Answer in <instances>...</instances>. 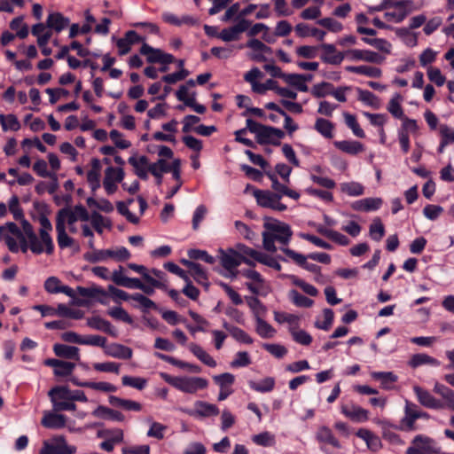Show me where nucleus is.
I'll return each mask as SVG.
<instances>
[{
  "label": "nucleus",
  "instance_id": "1",
  "mask_svg": "<svg viewBox=\"0 0 454 454\" xmlns=\"http://www.w3.org/2000/svg\"><path fill=\"white\" fill-rule=\"evenodd\" d=\"M41 228L39 230V236H37L32 225L28 221L23 219L21 226L27 235L29 240V249L35 254L46 253L51 254L54 251V244L51 236L52 225L46 216H41L40 219Z\"/></svg>",
  "mask_w": 454,
  "mask_h": 454
},
{
  "label": "nucleus",
  "instance_id": "2",
  "mask_svg": "<svg viewBox=\"0 0 454 454\" xmlns=\"http://www.w3.org/2000/svg\"><path fill=\"white\" fill-rule=\"evenodd\" d=\"M265 231L262 232V246L263 248L274 253L277 251L275 242L283 246L289 244L293 236L291 227L283 222L272 220L265 222L263 224Z\"/></svg>",
  "mask_w": 454,
  "mask_h": 454
},
{
  "label": "nucleus",
  "instance_id": "3",
  "mask_svg": "<svg viewBox=\"0 0 454 454\" xmlns=\"http://www.w3.org/2000/svg\"><path fill=\"white\" fill-rule=\"evenodd\" d=\"M0 239L3 240L12 253L21 250L26 253L29 249V240L26 231L20 229L14 223H7L0 226Z\"/></svg>",
  "mask_w": 454,
  "mask_h": 454
},
{
  "label": "nucleus",
  "instance_id": "4",
  "mask_svg": "<svg viewBox=\"0 0 454 454\" xmlns=\"http://www.w3.org/2000/svg\"><path fill=\"white\" fill-rule=\"evenodd\" d=\"M247 129L251 133L255 134L256 142L260 145L271 144L274 145H279L280 139L285 137L283 130L274 127L262 125L252 119L247 120Z\"/></svg>",
  "mask_w": 454,
  "mask_h": 454
},
{
  "label": "nucleus",
  "instance_id": "5",
  "mask_svg": "<svg viewBox=\"0 0 454 454\" xmlns=\"http://www.w3.org/2000/svg\"><path fill=\"white\" fill-rule=\"evenodd\" d=\"M77 448L67 443L65 436L56 435L43 441L39 454H75Z\"/></svg>",
  "mask_w": 454,
  "mask_h": 454
},
{
  "label": "nucleus",
  "instance_id": "6",
  "mask_svg": "<svg viewBox=\"0 0 454 454\" xmlns=\"http://www.w3.org/2000/svg\"><path fill=\"white\" fill-rule=\"evenodd\" d=\"M49 396L52 403L54 411H74L75 403L69 396V388L67 387H56L49 391Z\"/></svg>",
  "mask_w": 454,
  "mask_h": 454
},
{
  "label": "nucleus",
  "instance_id": "7",
  "mask_svg": "<svg viewBox=\"0 0 454 454\" xmlns=\"http://www.w3.org/2000/svg\"><path fill=\"white\" fill-rule=\"evenodd\" d=\"M130 256V253L124 247H120L115 249L94 250L84 254L85 260L90 262L105 261L110 257L118 262H122L129 259Z\"/></svg>",
  "mask_w": 454,
  "mask_h": 454
},
{
  "label": "nucleus",
  "instance_id": "8",
  "mask_svg": "<svg viewBox=\"0 0 454 454\" xmlns=\"http://www.w3.org/2000/svg\"><path fill=\"white\" fill-rule=\"evenodd\" d=\"M90 220V214L82 205H76L73 208H61L56 216V223L61 221L64 225L74 224L77 221L87 222Z\"/></svg>",
  "mask_w": 454,
  "mask_h": 454
},
{
  "label": "nucleus",
  "instance_id": "9",
  "mask_svg": "<svg viewBox=\"0 0 454 454\" xmlns=\"http://www.w3.org/2000/svg\"><path fill=\"white\" fill-rule=\"evenodd\" d=\"M254 197L259 206L269 207L279 212L285 211L286 206L281 203V194L268 190L254 189Z\"/></svg>",
  "mask_w": 454,
  "mask_h": 454
},
{
  "label": "nucleus",
  "instance_id": "10",
  "mask_svg": "<svg viewBox=\"0 0 454 454\" xmlns=\"http://www.w3.org/2000/svg\"><path fill=\"white\" fill-rule=\"evenodd\" d=\"M176 381L175 387L188 394H195L199 390L205 389L208 385L207 380L200 377H179Z\"/></svg>",
  "mask_w": 454,
  "mask_h": 454
},
{
  "label": "nucleus",
  "instance_id": "11",
  "mask_svg": "<svg viewBox=\"0 0 454 454\" xmlns=\"http://www.w3.org/2000/svg\"><path fill=\"white\" fill-rule=\"evenodd\" d=\"M140 53L146 57L149 63H160L163 65L170 64L174 61V56L163 52L160 49H155L144 43L140 48Z\"/></svg>",
  "mask_w": 454,
  "mask_h": 454
},
{
  "label": "nucleus",
  "instance_id": "12",
  "mask_svg": "<svg viewBox=\"0 0 454 454\" xmlns=\"http://www.w3.org/2000/svg\"><path fill=\"white\" fill-rule=\"evenodd\" d=\"M433 446V440L427 436L419 434L411 442V445L406 450V454H436Z\"/></svg>",
  "mask_w": 454,
  "mask_h": 454
},
{
  "label": "nucleus",
  "instance_id": "13",
  "mask_svg": "<svg viewBox=\"0 0 454 454\" xmlns=\"http://www.w3.org/2000/svg\"><path fill=\"white\" fill-rule=\"evenodd\" d=\"M250 24L251 23L249 20L242 18L239 20V22L236 25L223 29L217 35V37L222 39L223 42L237 41L239 38V35L247 31Z\"/></svg>",
  "mask_w": 454,
  "mask_h": 454
},
{
  "label": "nucleus",
  "instance_id": "14",
  "mask_svg": "<svg viewBox=\"0 0 454 454\" xmlns=\"http://www.w3.org/2000/svg\"><path fill=\"white\" fill-rule=\"evenodd\" d=\"M412 4L413 3L411 0L397 2L393 4L395 10L393 12H387L385 13V18L389 21L393 20L396 23H399L403 21L411 12Z\"/></svg>",
  "mask_w": 454,
  "mask_h": 454
},
{
  "label": "nucleus",
  "instance_id": "15",
  "mask_svg": "<svg viewBox=\"0 0 454 454\" xmlns=\"http://www.w3.org/2000/svg\"><path fill=\"white\" fill-rule=\"evenodd\" d=\"M247 46L253 51L249 54V58L252 60L257 62L266 61V54H271L272 50L270 47L264 44L258 39H251L247 43Z\"/></svg>",
  "mask_w": 454,
  "mask_h": 454
},
{
  "label": "nucleus",
  "instance_id": "16",
  "mask_svg": "<svg viewBox=\"0 0 454 454\" xmlns=\"http://www.w3.org/2000/svg\"><path fill=\"white\" fill-rule=\"evenodd\" d=\"M351 60H364L370 63L381 64L385 58L379 53L368 50L353 49L346 52Z\"/></svg>",
  "mask_w": 454,
  "mask_h": 454
},
{
  "label": "nucleus",
  "instance_id": "17",
  "mask_svg": "<svg viewBox=\"0 0 454 454\" xmlns=\"http://www.w3.org/2000/svg\"><path fill=\"white\" fill-rule=\"evenodd\" d=\"M281 250L285 253L286 255H287L290 259H292L297 265L301 266L304 270L316 274L317 272L320 271L321 268L320 266L308 262V255L301 254L300 253L295 252L294 250H292L287 247H283Z\"/></svg>",
  "mask_w": 454,
  "mask_h": 454
},
{
  "label": "nucleus",
  "instance_id": "18",
  "mask_svg": "<svg viewBox=\"0 0 454 454\" xmlns=\"http://www.w3.org/2000/svg\"><path fill=\"white\" fill-rule=\"evenodd\" d=\"M242 255L234 248L220 250V263L226 270H233L241 264Z\"/></svg>",
  "mask_w": 454,
  "mask_h": 454
},
{
  "label": "nucleus",
  "instance_id": "19",
  "mask_svg": "<svg viewBox=\"0 0 454 454\" xmlns=\"http://www.w3.org/2000/svg\"><path fill=\"white\" fill-rule=\"evenodd\" d=\"M56 231H57V242L59 247L61 249L65 248H72L74 251L78 252L80 250V246L78 243L71 238L66 230V225L63 224L61 221L56 223Z\"/></svg>",
  "mask_w": 454,
  "mask_h": 454
},
{
  "label": "nucleus",
  "instance_id": "20",
  "mask_svg": "<svg viewBox=\"0 0 454 454\" xmlns=\"http://www.w3.org/2000/svg\"><path fill=\"white\" fill-rule=\"evenodd\" d=\"M194 407L195 409L193 411L187 409H182V411L191 416L198 417H211L219 414V409L217 406L207 402L197 401L194 403Z\"/></svg>",
  "mask_w": 454,
  "mask_h": 454
},
{
  "label": "nucleus",
  "instance_id": "21",
  "mask_svg": "<svg viewBox=\"0 0 454 454\" xmlns=\"http://www.w3.org/2000/svg\"><path fill=\"white\" fill-rule=\"evenodd\" d=\"M413 391L418 398L419 403L429 409H442L443 403L435 399L427 390L422 388L419 386H414Z\"/></svg>",
  "mask_w": 454,
  "mask_h": 454
},
{
  "label": "nucleus",
  "instance_id": "22",
  "mask_svg": "<svg viewBox=\"0 0 454 454\" xmlns=\"http://www.w3.org/2000/svg\"><path fill=\"white\" fill-rule=\"evenodd\" d=\"M58 411H44L41 420L43 427L51 429H59L66 426L67 418L65 415L57 413Z\"/></svg>",
  "mask_w": 454,
  "mask_h": 454
},
{
  "label": "nucleus",
  "instance_id": "23",
  "mask_svg": "<svg viewBox=\"0 0 454 454\" xmlns=\"http://www.w3.org/2000/svg\"><path fill=\"white\" fill-rule=\"evenodd\" d=\"M44 288L50 294L62 293L71 298L75 297V291L67 286L61 285L60 280L57 277L48 278L44 282Z\"/></svg>",
  "mask_w": 454,
  "mask_h": 454
},
{
  "label": "nucleus",
  "instance_id": "24",
  "mask_svg": "<svg viewBox=\"0 0 454 454\" xmlns=\"http://www.w3.org/2000/svg\"><path fill=\"white\" fill-rule=\"evenodd\" d=\"M129 163L134 168L135 174L141 179L148 178L149 167L151 163L146 156H131L128 160Z\"/></svg>",
  "mask_w": 454,
  "mask_h": 454
},
{
  "label": "nucleus",
  "instance_id": "25",
  "mask_svg": "<svg viewBox=\"0 0 454 454\" xmlns=\"http://www.w3.org/2000/svg\"><path fill=\"white\" fill-rule=\"evenodd\" d=\"M181 262L189 269L190 275L197 283L208 286L207 276L200 264L185 259Z\"/></svg>",
  "mask_w": 454,
  "mask_h": 454
},
{
  "label": "nucleus",
  "instance_id": "26",
  "mask_svg": "<svg viewBox=\"0 0 454 454\" xmlns=\"http://www.w3.org/2000/svg\"><path fill=\"white\" fill-rule=\"evenodd\" d=\"M321 48L324 50V54L321 57L324 62L332 65H339L344 59V54L337 52L333 44L323 43Z\"/></svg>",
  "mask_w": 454,
  "mask_h": 454
},
{
  "label": "nucleus",
  "instance_id": "27",
  "mask_svg": "<svg viewBox=\"0 0 454 454\" xmlns=\"http://www.w3.org/2000/svg\"><path fill=\"white\" fill-rule=\"evenodd\" d=\"M106 354L118 359H129L133 351L130 348L119 343H113L106 348Z\"/></svg>",
  "mask_w": 454,
  "mask_h": 454
},
{
  "label": "nucleus",
  "instance_id": "28",
  "mask_svg": "<svg viewBox=\"0 0 454 454\" xmlns=\"http://www.w3.org/2000/svg\"><path fill=\"white\" fill-rule=\"evenodd\" d=\"M341 412L350 419L362 422L368 419V411L356 405H342Z\"/></svg>",
  "mask_w": 454,
  "mask_h": 454
},
{
  "label": "nucleus",
  "instance_id": "29",
  "mask_svg": "<svg viewBox=\"0 0 454 454\" xmlns=\"http://www.w3.org/2000/svg\"><path fill=\"white\" fill-rule=\"evenodd\" d=\"M356 435L366 442L368 449L372 451H378L382 446L380 437L368 429H359Z\"/></svg>",
  "mask_w": 454,
  "mask_h": 454
},
{
  "label": "nucleus",
  "instance_id": "30",
  "mask_svg": "<svg viewBox=\"0 0 454 454\" xmlns=\"http://www.w3.org/2000/svg\"><path fill=\"white\" fill-rule=\"evenodd\" d=\"M69 19L59 12H53L48 15L46 24L49 28L59 33L69 25Z\"/></svg>",
  "mask_w": 454,
  "mask_h": 454
},
{
  "label": "nucleus",
  "instance_id": "31",
  "mask_svg": "<svg viewBox=\"0 0 454 454\" xmlns=\"http://www.w3.org/2000/svg\"><path fill=\"white\" fill-rule=\"evenodd\" d=\"M382 204L380 198H365L352 203L351 207L357 211H373L380 208Z\"/></svg>",
  "mask_w": 454,
  "mask_h": 454
},
{
  "label": "nucleus",
  "instance_id": "32",
  "mask_svg": "<svg viewBox=\"0 0 454 454\" xmlns=\"http://www.w3.org/2000/svg\"><path fill=\"white\" fill-rule=\"evenodd\" d=\"M128 267L130 270L139 273L143 277L146 283H148L149 285H152L153 286H155V287L160 288V289H166L167 288L166 284L162 283L160 281H158V280H156V278H153L149 274L148 270L145 266L139 265V264H136V263H129Z\"/></svg>",
  "mask_w": 454,
  "mask_h": 454
},
{
  "label": "nucleus",
  "instance_id": "33",
  "mask_svg": "<svg viewBox=\"0 0 454 454\" xmlns=\"http://www.w3.org/2000/svg\"><path fill=\"white\" fill-rule=\"evenodd\" d=\"M92 415L96 418L110 419L113 421H123L124 416L118 411L112 410L103 405H99L92 412Z\"/></svg>",
  "mask_w": 454,
  "mask_h": 454
},
{
  "label": "nucleus",
  "instance_id": "34",
  "mask_svg": "<svg viewBox=\"0 0 454 454\" xmlns=\"http://www.w3.org/2000/svg\"><path fill=\"white\" fill-rule=\"evenodd\" d=\"M88 326L103 331L112 336H116V332L111 323L107 320H105L99 317H93L87 319Z\"/></svg>",
  "mask_w": 454,
  "mask_h": 454
},
{
  "label": "nucleus",
  "instance_id": "35",
  "mask_svg": "<svg viewBox=\"0 0 454 454\" xmlns=\"http://www.w3.org/2000/svg\"><path fill=\"white\" fill-rule=\"evenodd\" d=\"M53 351L57 356L67 359H80L79 348L74 346H67L64 344H55Z\"/></svg>",
  "mask_w": 454,
  "mask_h": 454
},
{
  "label": "nucleus",
  "instance_id": "36",
  "mask_svg": "<svg viewBox=\"0 0 454 454\" xmlns=\"http://www.w3.org/2000/svg\"><path fill=\"white\" fill-rule=\"evenodd\" d=\"M316 438L320 442L330 444L337 449L341 448L340 442L334 437L332 430L327 427H320L317 432Z\"/></svg>",
  "mask_w": 454,
  "mask_h": 454
},
{
  "label": "nucleus",
  "instance_id": "37",
  "mask_svg": "<svg viewBox=\"0 0 454 454\" xmlns=\"http://www.w3.org/2000/svg\"><path fill=\"white\" fill-rule=\"evenodd\" d=\"M189 350L203 364L209 367H215L216 362L214 360V358L207 352L205 351L200 345L196 343H190Z\"/></svg>",
  "mask_w": 454,
  "mask_h": 454
},
{
  "label": "nucleus",
  "instance_id": "38",
  "mask_svg": "<svg viewBox=\"0 0 454 454\" xmlns=\"http://www.w3.org/2000/svg\"><path fill=\"white\" fill-rule=\"evenodd\" d=\"M334 145L339 150L351 154L356 155L361 152L364 151V145L358 141H349V140H343V141H335Z\"/></svg>",
  "mask_w": 454,
  "mask_h": 454
},
{
  "label": "nucleus",
  "instance_id": "39",
  "mask_svg": "<svg viewBox=\"0 0 454 454\" xmlns=\"http://www.w3.org/2000/svg\"><path fill=\"white\" fill-rule=\"evenodd\" d=\"M346 70L350 73L364 74L372 78H379L381 76V70L371 66H348Z\"/></svg>",
  "mask_w": 454,
  "mask_h": 454
},
{
  "label": "nucleus",
  "instance_id": "40",
  "mask_svg": "<svg viewBox=\"0 0 454 454\" xmlns=\"http://www.w3.org/2000/svg\"><path fill=\"white\" fill-rule=\"evenodd\" d=\"M424 364L438 366L440 362L437 359L424 353L413 355L409 361V365L412 368H417Z\"/></svg>",
  "mask_w": 454,
  "mask_h": 454
},
{
  "label": "nucleus",
  "instance_id": "41",
  "mask_svg": "<svg viewBox=\"0 0 454 454\" xmlns=\"http://www.w3.org/2000/svg\"><path fill=\"white\" fill-rule=\"evenodd\" d=\"M109 403L113 406L121 407L128 411H139L142 409V405L139 403L132 400L121 399L115 395L109 396Z\"/></svg>",
  "mask_w": 454,
  "mask_h": 454
},
{
  "label": "nucleus",
  "instance_id": "42",
  "mask_svg": "<svg viewBox=\"0 0 454 454\" xmlns=\"http://www.w3.org/2000/svg\"><path fill=\"white\" fill-rule=\"evenodd\" d=\"M371 376L374 380H380L381 387L385 389H390L392 384L397 381V376L391 372H372Z\"/></svg>",
  "mask_w": 454,
  "mask_h": 454
},
{
  "label": "nucleus",
  "instance_id": "43",
  "mask_svg": "<svg viewBox=\"0 0 454 454\" xmlns=\"http://www.w3.org/2000/svg\"><path fill=\"white\" fill-rule=\"evenodd\" d=\"M284 82L287 84L296 88L298 90L302 92H307L309 90V87L307 84H304V80L302 74H286Z\"/></svg>",
  "mask_w": 454,
  "mask_h": 454
},
{
  "label": "nucleus",
  "instance_id": "44",
  "mask_svg": "<svg viewBox=\"0 0 454 454\" xmlns=\"http://www.w3.org/2000/svg\"><path fill=\"white\" fill-rule=\"evenodd\" d=\"M147 422L150 424V428L146 434L147 436L153 437L158 440L163 439L165 432L168 429V427L161 423L153 421V419L151 418L147 419Z\"/></svg>",
  "mask_w": 454,
  "mask_h": 454
},
{
  "label": "nucleus",
  "instance_id": "45",
  "mask_svg": "<svg viewBox=\"0 0 454 454\" xmlns=\"http://www.w3.org/2000/svg\"><path fill=\"white\" fill-rule=\"evenodd\" d=\"M333 124L326 119L318 118L315 122V129L326 138L333 137Z\"/></svg>",
  "mask_w": 454,
  "mask_h": 454
},
{
  "label": "nucleus",
  "instance_id": "46",
  "mask_svg": "<svg viewBox=\"0 0 454 454\" xmlns=\"http://www.w3.org/2000/svg\"><path fill=\"white\" fill-rule=\"evenodd\" d=\"M249 386L257 392H270L275 387V380L272 377H266L258 382L250 381Z\"/></svg>",
  "mask_w": 454,
  "mask_h": 454
},
{
  "label": "nucleus",
  "instance_id": "47",
  "mask_svg": "<svg viewBox=\"0 0 454 454\" xmlns=\"http://www.w3.org/2000/svg\"><path fill=\"white\" fill-rule=\"evenodd\" d=\"M340 187L343 193L353 197L360 196L364 194V186L357 182L342 183L340 184Z\"/></svg>",
  "mask_w": 454,
  "mask_h": 454
},
{
  "label": "nucleus",
  "instance_id": "48",
  "mask_svg": "<svg viewBox=\"0 0 454 454\" xmlns=\"http://www.w3.org/2000/svg\"><path fill=\"white\" fill-rule=\"evenodd\" d=\"M255 321V331L262 338L270 339L275 335L276 330L265 320L262 318H257Z\"/></svg>",
  "mask_w": 454,
  "mask_h": 454
},
{
  "label": "nucleus",
  "instance_id": "49",
  "mask_svg": "<svg viewBox=\"0 0 454 454\" xmlns=\"http://www.w3.org/2000/svg\"><path fill=\"white\" fill-rule=\"evenodd\" d=\"M247 303L248 307L253 311L255 320L257 318H262V317L265 314L266 309L263 304L260 301V300L255 296H248L246 297Z\"/></svg>",
  "mask_w": 454,
  "mask_h": 454
},
{
  "label": "nucleus",
  "instance_id": "50",
  "mask_svg": "<svg viewBox=\"0 0 454 454\" xmlns=\"http://www.w3.org/2000/svg\"><path fill=\"white\" fill-rule=\"evenodd\" d=\"M98 435L109 440L115 444L121 443L123 441V431L120 428L100 431L98 433Z\"/></svg>",
  "mask_w": 454,
  "mask_h": 454
},
{
  "label": "nucleus",
  "instance_id": "51",
  "mask_svg": "<svg viewBox=\"0 0 454 454\" xmlns=\"http://www.w3.org/2000/svg\"><path fill=\"white\" fill-rule=\"evenodd\" d=\"M274 319L279 324L287 323L289 325V329L298 326L299 317L294 314L275 311Z\"/></svg>",
  "mask_w": 454,
  "mask_h": 454
},
{
  "label": "nucleus",
  "instance_id": "52",
  "mask_svg": "<svg viewBox=\"0 0 454 454\" xmlns=\"http://www.w3.org/2000/svg\"><path fill=\"white\" fill-rule=\"evenodd\" d=\"M402 97L399 94H395L389 101L387 110L395 118H403V111L401 106Z\"/></svg>",
  "mask_w": 454,
  "mask_h": 454
},
{
  "label": "nucleus",
  "instance_id": "53",
  "mask_svg": "<svg viewBox=\"0 0 454 454\" xmlns=\"http://www.w3.org/2000/svg\"><path fill=\"white\" fill-rule=\"evenodd\" d=\"M290 333L295 342L308 346L312 342V337L304 330H299L298 326L290 328Z\"/></svg>",
  "mask_w": 454,
  "mask_h": 454
},
{
  "label": "nucleus",
  "instance_id": "54",
  "mask_svg": "<svg viewBox=\"0 0 454 454\" xmlns=\"http://www.w3.org/2000/svg\"><path fill=\"white\" fill-rule=\"evenodd\" d=\"M125 173L122 168L108 167L105 170L104 180H107L113 183H121L124 179Z\"/></svg>",
  "mask_w": 454,
  "mask_h": 454
},
{
  "label": "nucleus",
  "instance_id": "55",
  "mask_svg": "<svg viewBox=\"0 0 454 454\" xmlns=\"http://www.w3.org/2000/svg\"><path fill=\"white\" fill-rule=\"evenodd\" d=\"M369 233L375 241H380L385 235V228L380 218H374L370 225Z\"/></svg>",
  "mask_w": 454,
  "mask_h": 454
},
{
  "label": "nucleus",
  "instance_id": "56",
  "mask_svg": "<svg viewBox=\"0 0 454 454\" xmlns=\"http://www.w3.org/2000/svg\"><path fill=\"white\" fill-rule=\"evenodd\" d=\"M0 123L4 131L9 129L16 131L20 128L18 119L13 114H0Z\"/></svg>",
  "mask_w": 454,
  "mask_h": 454
},
{
  "label": "nucleus",
  "instance_id": "57",
  "mask_svg": "<svg viewBox=\"0 0 454 454\" xmlns=\"http://www.w3.org/2000/svg\"><path fill=\"white\" fill-rule=\"evenodd\" d=\"M10 27L17 32L16 35L20 39H24L28 35V27L23 23L22 17L13 19L10 23Z\"/></svg>",
  "mask_w": 454,
  "mask_h": 454
},
{
  "label": "nucleus",
  "instance_id": "58",
  "mask_svg": "<svg viewBox=\"0 0 454 454\" xmlns=\"http://www.w3.org/2000/svg\"><path fill=\"white\" fill-rule=\"evenodd\" d=\"M76 292L78 294L83 297L94 298L98 295L106 296L107 293L99 286H92V287H83L78 286L76 288Z\"/></svg>",
  "mask_w": 454,
  "mask_h": 454
},
{
  "label": "nucleus",
  "instance_id": "59",
  "mask_svg": "<svg viewBox=\"0 0 454 454\" xmlns=\"http://www.w3.org/2000/svg\"><path fill=\"white\" fill-rule=\"evenodd\" d=\"M107 314L116 320L122 321L129 325L133 323L132 317L121 307H114L108 309Z\"/></svg>",
  "mask_w": 454,
  "mask_h": 454
},
{
  "label": "nucleus",
  "instance_id": "60",
  "mask_svg": "<svg viewBox=\"0 0 454 454\" xmlns=\"http://www.w3.org/2000/svg\"><path fill=\"white\" fill-rule=\"evenodd\" d=\"M343 116L345 118V122H346L347 126L352 129L354 135L357 137H361V138L364 137V136H365L364 132L360 128L358 122L356 121V117L348 113H344Z\"/></svg>",
  "mask_w": 454,
  "mask_h": 454
},
{
  "label": "nucleus",
  "instance_id": "61",
  "mask_svg": "<svg viewBox=\"0 0 454 454\" xmlns=\"http://www.w3.org/2000/svg\"><path fill=\"white\" fill-rule=\"evenodd\" d=\"M47 163L43 160H37L33 166L34 171L42 177H50L56 182L57 175L55 173H51L47 169Z\"/></svg>",
  "mask_w": 454,
  "mask_h": 454
},
{
  "label": "nucleus",
  "instance_id": "62",
  "mask_svg": "<svg viewBox=\"0 0 454 454\" xmlns=\"http://www.w3.org/2000/svg\"><path fill=\"white\" fill-rule=\"evenodd\" d=\"M253 442L260 446L268 447L275 444V436L270 432H262L252 437Z\"/></svg>",
  "mask_w": 454,
  "mask_h": 454
},
{
  "label": "nucleus",
  "instance_id": "63",
  "mask_svg": "<svg viewBox=\"0 0 454 454\" xmlns=\"http://www.w3.org/2000/svg\"><path fill=\"white\" fill-rule=\"evenodd\" d=\"M90 220L93 228L98 234L103 233L104 228L110 226L106 219L97 212H94L90 215Z\"/></svg>",
  "mask_w": 454,
  "mask_h": 454
},
{
  "label": "nucleus",
  "instance_id": "64",
  "mask_svg": "<svg viewBox=\"0 0 454 454\" xmlns=\"http://www.w3.org/2000/svg\"><path fill=\"white\" fill-rule=\"evenodd\" d=\"M91 169L87 173V181L89 184L100 181L101 163L97 158L91 160Z\"/></svg>",
  "mask_w": 454,
  "mask_h": 454
}]
</instances>
